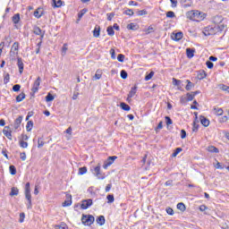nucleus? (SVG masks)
<instances>
[{
  "label": "nucleus",
  "mask_w": 229,
  "mask_h": 229,
  "mask_svg": "<svg viewBox=\"0 0 229 229\" xmlns=\"http://www.w3.org/2000/svg\"><path fill=\"white\" fill-rule=\"evenodd\" d=\"M186 17L190 19V21L199 22L205 20L207 13L198 10H191L186 13Z\"/></svg>",
  "instance_id": "obj_1"
},
{
  "label": "nucleus",
  "mask_w": 229,
  "mask_h": 229,
  "mask_svg": "<svg viewBox=\"0 0 229 229\" xmlns=\"http://www.w3.org/2000/svg\"><path fill=\"white\" fill-rule=\"evenodd\" d=\"M25 199H27V208L31 210L33 208V203L31 202V183L26 182L24 190Z\"/></svg>",
  "instance_id": "obj_2"
},
{
  "label": "nucleus",
  "mask_w": 229,
  "mask_h": 229,
  "mask_svg": "<svg viewBox=\"0 0 229 229\" xmlns=\"http://www.w3.org/2000/svg\"><path fill=\"white\" fill-rule=\"evenodd\" d=\"M90 171L98 180H105L106 178L105 173L101 172V163H98L97 166L91 167Z\"/></svg>",
  "instance_id": "obj_3"
},
{
  "label": "nucleus",
  "mask_w": 229,
  "mask_h": 229,
  "mask_svg": "<svg viewBox=\"0 0 229 229\" xmlns=\"http://www.w3.org/2000/svg\"><path fill=\"white\" fill-rule=\"evenodd\" d=\"M94 221H96L94 216L82 214L81 223L84 226H90L91 225H94Z\"/></svg>",
  "instance_id": "obj_4"
},
{
  "label": "nucleus",
  "mask_w": 229,
  "mask_h": 229,
  "mask_svg": "<svg viewBox=\"0 0 229 229\" xmlns=\"http://www.w3.org/2000/svg\"><path fill=\"white\" fill-rule=\"evenodd\" d=\"M202 33L203 35H205V37H210V35H216L217 33V28L216 27V25L214 27L207 26L204 28Z\"/></svg>",
  "instance_id": "obj_5"
},
{
  "label": "nucleus",
  "mask_w": 229,
  "mask_h": 229,
  "mask_svg": "<svg viewBox=\"0 0 229 229\" xmlns=\"http://www.w3.org/2000/svg\"><path fill=\"white\" fill-rule=\"evenodd\" d=\"M94 205V201L92 199H83L81 204V210H87V208H90Z\"/></svg>",
  "instance_id": "obj_6"
},
{
  "label": "nucleus",
  "mask_w": 229,
  "mask_h": 229,
  "mask_svg": "<svg viewBox=\"0 0 229 229\" xmlns=\"http://www.w3.org/2000/svg\"><path fill=\"white\" fill-rule=\"evenodd\" d=\"M115 160H117V156H109L107 159L104 162L103 168L108 169V167H110V165H112V164L115 162Z\"/></svg>",
  "instance_id": "obj_7"
},
{
  "label": "nucleus",
  "mask_w": 229,
  "mask_h": 229,
  "mask_svg": "<svg viewBox=\"0 0 229 229\" xmlns=\"http://www.w3.org/2000/svg\"><path fill=\"white\" fill-rule=\"evenodd\" d=\"M42 81V79L40 77H38L37 80L34 81L33 87L31 89L32 93H30L31 96H34L38 92V87H40V82Z\"/></svg>",
  "instance_id": "obj_8"
},
{
  "label": "nucleus",
  "mask_w": 229,
  "mask_h": 229,
  "mask_svg": "<svg viewBox=\"0 0 229 229\" xmlns=\"http://www.w3.org/2000/svg\"><path fill=\"white\" fill-rule=\"evenodd\" d=\"M171 38L172 40H174V42H180V40H182V38H183V32L179 31V32H174L171 35Z\"/></svg>",
  "instance_id": "obj_9"
},
{
  "label": "nucleus",
  "mask_w": 229,
  "mask_h": 229,
  "mask_svg": "<svg viewBox=\"0 0 229 229\" xmlns=\"http://www.w3.org/2000/svg\"><path fill=\"white\" fill-rule=\"evenodd\" d=\"M199 121H200V124H202L204 128H208V126H210V120H208V118H207L206 116L200 115Z\"/></svg>",
  "instance_id": "obj_10"
},
{
  "label": "nucleus",
  "mask_w": 229,
  "mask_h": 229,
  "mask_svg": "<svg viewBox=\"0 0 229 229\" xmlns=\"http://www.w3.org/2000/svg\"><path fill=\"white\" fill-rule=\"evenodd\" d=\"M72 205V195L66 194V199L63 202V207H71Z\"/></svg>",
  "instance_id": "obj_11"
},
{
  "label": "nucleus",
  "mask_w": 229,
  "mask_h": 229,
  "mask_svg": "<svg viewBox=\"0 0 229 229\" xmlns=\"http://www.w3.org/2000/svg\"><path fill=\"white\" fill-rule=\"evenodd\" d=\"M17 66L20 74H22V72H24V63L22 62V57H17Z\"/></svg>",
  "instance_id": "obj_12"
},
{
  "label": "nucleus",
  "mask_w": 229,
  "mask_h": 229,
  "mask_svg": "<svg viewBox=\"0 0 229 229\" xmlns=\"http://www.w3.org/2000/svg\"><path fill=\"white\" fill-rule=\"evenodd\" d=\"M92 33L95 38H99V36L101 35V27L99 25H96Z\"/></svg>",
  "instance_id": "obj_13"
},
{
  "label": "nucleus",
  "mask_w": 229,
  "mask_h": 229,
  "mask_svg": "<svg viewBox=\"0 0 229 229\" xmlns=\"http://www.w3.org/2000/svg\"><path fill=\"white\" fill-rule=\"evenodd\" d=\"M194 53H196V48H186V56L187 58H194Z\"/></svg>",
  "instance_id": "obj_14"
},
{
  "label": "nucleus",
  "mask_w": 229,
  "mask_h": 229,
  "mask_svg": "<svg viewBox=\"0 0 229 229\" xmlns=\"http://www.w3.org/2000/svg\"><path fill=\"white\" fill-rule=\"evenodd\" d=\"M22 119H23L22 115H20V116H18L17 119L14 120V124H13L14 130H19V128L22 123Z\"/></svg>",
  "instance_id": "obj_15"
},
{
  "label": "nucleus",
  "mask_w": 229,
  "mask_h": 229,
  "mask_svg": "<svg viewBox=\"0 0 229 229\" xmlns=\"http://www.w3.org/2000/svg\"><path fill=\"white\" fill-rule=\"evenodd\" d=\"M96 222L98 225H99V226H103V225H105V223H106V219H105V216L101 215L97 217Z\"/></svg>",
  "instance_id": "obj_16"
},
{
  "label": "nucleus",
  "mask_w": 229,
  "mask_h": 229,
  "mask_svg": "<svg viewBox=\"0 0 229 229\" xmlns=\"http://www.w3.org/2000/svg\"><path fill=\"white\" fill-rule=\"evenodd\" d=\"M120 108L124 112H130L131 110V107L130 106V105L126 104L125 102L120 103Z\"/></svg>",
  "instance_id": "obj_17"
},
{
  "label": "nucleus",
  "mask_w": 229,
  "mask_h": 229,
  "mask_svg": "<svg viewBox=\"0 0 229 229\" xmlns=\"http://www.w3.org/2000/svg\"><path fill=\"white\" fill-rule=\"evenodd\" d=\"M63 4H64V1L62 0H52L53 8H61Z\"/></svg>",
  "instance_id": "obj_18"
},
{
  "label": "nucleus",
  "mask_w": 229,
  "mask_h": 229,
  "mask_svg": "<svg viewBox=\"0 0 229 229\" xmlns=\"http://www.w3.org/2000/svg\"><path fill=\"white\" fill-rule=\"evenodd\" d=\"M89 12V9L84 8L82 10H81L78 13V19H77V22H80V21H81V18L83 17V15H85V13H87Z\"/></svg>",
  "instance_id": "obj_19"
},
{
  "label": "nucleus",
  "mask_w": 229,
  "mask_h": 229,
  "mask_svg": "<svg viewBox=\"0 0 229 229\" xmlns=\"http://www.w3.org/2000/svg\"><path fill=\"white\" fill-rule=\"evenodd\" d=\"M137 84H135L131 90L128 93V98H133V96H135V94H137Z\"/></svg>",
  "instance_id": "obj_20"
},
{
  "label": "nucleus",
  "mask_w": 229,
  "mask_h": 229,
  "mask_svg": "<svg viewBox=\"0 0 229 229\" xmlns=\"http://www.w3.org/2000/svg\"><path fill=\"white\" fill-rule=\"evenodd\" d=\"M198 80H205L207 78V72L205 70H200L197 74Z\"/></svg>",
  "instance_id": "obj_21"
},
{
  "label": "nucleus",
  "mask_w": 229,
  "mask_h": 229,
  "mask_svg": "<svg viewBox=\"0 0 229 229\" xmlns=\"http://www.w3.org/2000/svg\"><path fill=\"white\" fill-rule=\"evenodd\" d=\"M199 210L200 212H204V214H206V215H208V214H210V213H209L210 209H209L208 207H207L206 205H200V206L199 207Z\"/></svg>",
  "instance_id": "obj_22"
},
{
  "label": "nucleus",
  "mask_w": 229,
  "mask_h": 229,
  "mask_svg": "<svg viewBox=\"0 0 229 229\" xmlns=\"http://www.w3.org/2000/svg\"><path fill=\"white\" fill-rule=\"evenodd\" d=\"M26 99V93L21 92L18 96H16V103H21Z\"/></svg>",
  "instance_id": "obj_23"
},
{
  "label": "nucleus",
  "mask_w": 229,
  "mask_h": 229,
  "mask_svg": "<svg viewBox=\"0 0 229 229\" xmlns=\"http://www.w3.org/2000/svg\"><path fill=\"white\" fill-rule=\"evenodd\" d=\"M127 30L137 31V30H139V25L137 23H129L127 25Z\"/></svg>",
  "instance_id": "obj_24"
},
{
  "label": "nucleus",
  "mask_w": 229,
  "mask_h": 229,
  "mask_svg": "<svg viewBox=\"0 0 229 229\" xmlns=\"http://www.w3.org/2000/svg\"><path fill=\"white\" fill-rule=\"evenodd\" d=\"M102 76H103V72H101V70H97L95 75L92 78V81H96L97 80H101Z\"/></svg>",
  "instance_id": "obj_25"
},
{
  "label": "nucleus",
  "mask_w": 229,
  "mask_h": 229,
  "mask_svg": "<svg viewBox=\"0 0 229 229\" xmlns=\"http://www.w3.org/2000/svg\"><path fill=\"white\" fill-rule=\"evenodd\" d=\"M33 33H34V35H42L44 33V30H42V29H40V27L35 25L33 27Z\"/></svg>",
  "instance_id": "obj_26"
},
{
  "label": "nucleus",
  "mask_w": 229,
  "mask_h": 229,
  "mask_svg": "<svg viewBox=\"0 0 229 229\" xmlns=\"http://www.w3.org/2000/svg\"><path fill=\"white\" fill-rule=\"evenodd\" d=\"M17 55H19V52H14L13 50H10L9 52V58L11 60V62H15V56H17Z\"/></svg>",
  "instance_id": "obj_27"
},
{
  "label": "nucleus",
  "mask_w": 229,
  "mask_h": 229,
  "mask_svg": "<svg viewBox=\"0 0 229 229\" xmlns=\"http://www.w3.org/2000/svg\"><path fill=\"white\" fill-rule=\"evenodd\" d=\"M9 196H12V197L19 196V188H17V187L11 188V191L9 193Z\"/></svg>",
  "instance_id": "obj_28"
},
{
  "label": "nucleus",
  "mask_w": 229,
  "mask_h": 229,
  "mask_svg": "<svg viewBox=\"0 0 229 229\" xmlns=\"http://www.w3.org/2000/svg\"><path fill=\"white\" fill-rule=\"evenodd\" d=\"M214 112H215V115H223V114H225V111L223 110V108H219V107H214L213 108Z\"/></svg>",
  "instance_id": "obj_29"
},
{
  "label": "nucleus",
  "mask_w": 229,
  "mask_h": 229,
  "mask_svg": "<svg viewBox=\"0 0 229 229\" xmlns=\"http://www.w3.org/2000/svg\"><path fill=\"white\" fill-rule=\"evenodd\" d=\"M12 21L13 22V24H17L18 22L21 21V14L20 13H16L12 17Z\"/></svg>",
  "instance_id": "obj_30"
},
{
  "label": "nucleus",
  "mask_w": 229,
  "mask_h": 229,
  "mask_svg": "<svg viewBox=\"0 0 229 229\" xmlns=\"http://www.w3.org/2000/svg\"><path fill=\"white\" fill-rule=\"evenodd\" d=\"M207 150L209 152V153H219V148H217L215 146H208L207 148Z\"/></svg>",
  "instance_id": "obj_31"
},
{
  "label": "nucleus",
  "mask_w": 229,
  "mask_h": 229,
  "mask_svg": "<svg viewBox=\"0 0 229 229\" xmlns=\"http://www.w3.org/2000/svg\"><path fill=\"white\" fill-rule=\"evenodd\" d=\"M9 173L10 174H12V176H15V174H17V168L15 167V165H11L9 166Z\"/></svg>",
  "instance_id": "obj_32"
},
{
  "label": "nucleus",
  "mask_w": 229,
  "mask_h": 229,
  "mask_svg": "<svg viewBox=\"0 0 229 229\" xmlns=\"http://www.w3.org/2000/svg\"><path fill=\"white\" fill-rule=\"evenodd\" d=\"M47 103H51V101H55V96L51 94V92L47 93V95L45 98Z\"/></svg>",
  "instance_id": "obj_33"
},
{
  "label": "nucleus",
  "mask_w": 229,
  "mask_h": 229,
  "mask_svg": "<svg viewBox=\"0 0 229 229\" xmlns=\"http://www.w3.org/2000/svg\"><path fill=\"white\" fill-rule=\"evenodd\" d=\"M177 208H178V210H181V212H185V210H187V207L185 206V204L183 202H179L177 204Z\"/></svg>",
  "instance_id": "obj_34"
},
{
  "label": "nucleus",
  "mask_w": 229,
  "mask_h": 229,
  "mask_svg": "<svg viewBox=\"0 0 229 229\" xmlns=\"http://www.w3.org/2000/svg\"><path fill=\"white\" fill-rule=\"evenodd\" d=\"M3 133L5 137L9 139V140H12V130L4 129Z\"/></svg>",
  "instance_id": "obj_35"
},
{
  "label": "nucleus",
  "mask_w": 229,
  "mask_h": 229,
  "mask_svg": "<svg viewBox=\"0 0 229 229\" xmlns=\"http://www.w3.org/2000/svg\"><path fill=\"white\" fill-rule=\"evenodd\" d=\"M106 31L109 37H114L115 35V30H114V27L112 26L107 27Z\"/></svg>",
  "instance_id": "obj_36"
},
{
  "label": "nucleus",
  "mask_w": 229,
  "mask_h": 229,
  "mask_svg": "<svg viewBox=\"0 0 229 229\" xmlns=\"http://www.w3.org/2000/svg\"><path fill=\"white\" fill-rule=\"evenodd\" d=\"M19 47H20V44L19 42H14L11 47V51H14L16 53H19Z\"/></svg>",
  "instance_id": "obj_37"
},
{
  "label": "nucleus",
  "mask_w": 229,
  "mask_h": 229,
  "mask_svg": "<svg viewBox=\"0 0 229 229\" xmlns=\"http://www.w3.org/2000/svg\"><path fill=\"white\" fill-rule=\"evenodd\" d=\"M123 15H128L129 17H133V15H135V13L133 12V9H127L123 12Z\"/></svg>",
  "instance_id": "obj_38"
},
{
  "label": "nucleus",
  "mask_w": 229,
  "mask_h": 229,
  "mask_svg": "<svg viewBox=\"0 0 229 229\" xmlns=\"http://www.w3.org/2000/svg\"><path fill=\"white\" fill-rule=\"evenodd\" d=\"M187 85L185 86L186 90H191L192 87H194V83H192L190 80H186Z\"/></svg>",
  "instance_id": "obj_39"
},
{
  "label": "nucleus",
  "mask_w": 229,
  "mask_h": 229,
  "mask_svg": "<svg viewBox=\"0 0 229 229\" xmlns=\"http://www.w3.org/2000/svg\"><path fill=\"white\" fill-rule=\"evenodd\" d=\"M107 203L112 204L114 201H115V198L114 197V194H108L106 196Z\"/></svg>",
  "instance_id": "obj_40"
},
{
  "label": "nucleus",
  "mask_w": 229,
  "mask_h": 229,
  "mask_svg": "<svg viewBox=\"0 0 229 229\" xmlns=\"http://www.w3.org/2000/svg\"><path fill=\"white\" fill-rule=\"evenodd\" d=\"M153 76H155V72H153V71L147 73L145 76V81H149V80H151V78H153Z\"/></svg>",
  "instance_id": "obj_41"
},
{
  "label": "nucleus",
  "mask_w": 229,
  "mask_h": 229,
  "mask_svg": "<svg viewBox=\"0 0 229 229\" xmlns=\"http://www.w3.org/2000/svg\"><path fill=\"white\" fill-rule=\"evenodd\" d=\"M26 130L27 131H31V130H33V121H28Z\"/></svg>",
  "instance_id": "obj_42"
},
{
  "label": "nucleus",
  "mask_w": 229,
  "mask_h": 229,
  "mask_svg": "<svg viewBox=\"0 0 229 229\" xmlns=\"http://www.w3.org/2000/svg\"><path fill=\"white\" fill-rule=\"evenodd\" d=\"M86 173H87V166H82L79 168L78 174L80 176H82V174H86Z\"/></svg>",
  "instance_id": "obj_43"
},
{
  "label": "nucleus",
  "mask_w": 229,
  "mask_h": 229,
  "mask_svg": "<svg viewBox=\"0 0 229 229\" xmlns=\"http://www.w3.org/2000/svg\"><path fill=\"white\" fill-rule=\"evenodd\" d=\"M182 151H183V148H176L173 154H172V157H178L179 153H182Z\"/></svg>",
  "instance_id": "obj_44"
},
{
  "label": "nucleus",
  "mask_w": 229,
  "mask_h": 229,
  "mask_svg": "<svg viewBox=\"0 0 229 229\" xmlns=\"http://www.w3.org/2000/svg\"><path fill=\"white\" fill-rule=\"evenodd\" d=\"M120 76L122 80H126V78H128V72H126V70H122L120 72Z\"/></svg>",
  "instance_id": "obj_45"
},
{
  "label": "nucleus",
  "mask_w": 229,
  "mask_h": 229,
  "mask_svg": "<svg viewBox=\"0 0 229 229\" xmlns=\"http://www.w3.org/2000/svg\"><path fill=\"white\" fill-rule=\"evenodd\" d=\"M166 17L167 19H174L176 17V14L173 11L166 12Z\"/></svg>",
  "instance_id": "obj_46"
},
{
  "label": "nucleus",
  "mask_w": 229,
  "mask_h": 229,
  "mask_svg": "<svg viewBox=\"0 0 229 229\" xmlns=\"http://www.w3.org/2000/svg\"><path fill=\"white\" fill-rule=\"evenodd\" d=\"M162 128H164V122L160 121L157 126V128L155 129L156 133H158V131H160V130H162Z\"/></svg>",
  "instance_id": "obj_47"
},
{
  "label": "nucleus",
  "mask_w": 229,
  "mask_h": 229,
  "mask_svg": "<svg viewBox=\"0 0 229 229\" xmlns=\"http://www.w3.org/2000/svg\"><path fill=\"white\" fill-rule=\"evenodd\" d=\"M173 85H174L175 87H180L182 85V81L176 78H173Z\"/></svg>",
  "instance_id": "obj_48"
},
{
  "label": "nucleus",
  "mask_w": 229,
  "mask_h": 229,
  "mask_svg": "<svg viewBox=\"0 0 229 229\" xmlns=\"http://www.w3.org/2000/svg\"><path fill=\"white\" fill-rule=\"evenodd\" d=\"M198 130H199V124L196 123V122H193V123H192V131L194 133H197Z\"/></svg>",
  "instance_id": "obj_49"
},
{
  "label": "nucleus",
  "mask_w": 229,
  "mask_h": 229,
  "mask_svg": "<svg viewBox=\"0 0 229 229\" xmlns=\"http://www.w3.org/2000/svg\"><path fill=\"white\" fill-rule=\"evenodd\" d=\"M4 83L6 85L7 83H10V73H5L4 75Z\"/></svg>",
  "instance_id": "obj_50"
},
{
  "label": "nucleus",
  "mask_w": 229,
  "mask_h": 229,
  "mask_svg": "<svg viewBox=\"0 0 229 229\" xmlns=\"http://www.w3.org/2000/svg\"><path fill=\"white\" fill-rule=\"evenodd\" d=\"M44 144H46V142H44V138H38V148H43Z\"/></svg>",
  "instance_id": "obj_51"
},
{
  "label": "nucleus",
  "mask_w": 229,
  "mask_h": 229,
  "mask_svg": "<svg viewBox=\"0 0 229 229\" xmlns=\"http://www.w3.org/2000/svg\"><path fill=\"white\" fill-rule=\"evenodd\" d=\"M165 120L166 126H171V124H173V119H171L169 116H165Z\"/></svg>",
  "instance_id": "obj_52"
},
{
  "label": "nucleus",
  "mask_w": 229,
  "mask_h": 229,
  "mask_svg": "<svg viewBox=\"0 0 229 229\" xmlns=\"http://www.w3.org/2000/svg\"><path fill=\"white\" fill-rule=\"evenodd\" d=\"M165 211L168 216H174V210L173 209V208L168 207L166 208Z\"/></svg>",
  "instance_id": "obj_53"
},
{
  "label": "nucleus",
  "mask_w": 229,
  "mask_h": 229,
  "mask_svg": "<svg viewBox=\"0 0 229 229\" xmlns=\"http://www.w3.org/2000/svg\"><path fill=\"white\" fill-rule=\"evenodd\" d=\"M67 43H64V45H63V47H62V55H63V56H65V55L67 54Z\"/></svg>",
  "instance_id": "obj_54"
},
{
  "label": "nucleus",
  "mask_w": 229,
  "mask_h": 229,
  "mask_svg": "<svg viewBox=\"0 0 229 229\" xmlns=\"http://www.w3.org/2000/svg\"><path fill=\"white\" fill-rule=\"evenodd\" d=\"M216 27L217 33H221V31H223V30H225L224 24H218V25H216Z\"/></svg>",
  "instance_id": "obj_55"
},
{
  "label": "nucleus",
  "mask_w": 229,
  "mask_h": 229,
  "mask_svg": "<svg viewBox=\"0 0 229 229\" xmlns=\"http://www.w3.org/2000/svg\"><path fill=\"white\" fill-rule=\"evenodd\" d=\"M187 101H189V100L187 99V97L182 96V97L180 98V103H181V105H187Z\"/></svg>",
  "instance_id": "obj_56"
},
{
  "label": "nucleus",
  "mask_w": 229,
  "mask_h": 229,
  "mask_svg": "<svg viewBox=\"0 0 229 229\" xmlns=\"http://www.w3.org/2000/svg\"><path fill=\"white\" fill-rule=\"evenodd\" d=\"M13 92H20L21 91V84H15L13 86Z\"/></svg>",
  "instance_id": "obj_57"
},
{
  "label": "nucleus",
  "mask_w": 229,
  "mask_h": 229,
  "mask_svg": "<svg viewBox=\"0 0 229 229\" xmlns=\"http://www.w3.org/2000/svg\"><path fill=\"white\" fill-rule=\"evenodd\" d=\"M194 95L193 93H186V98L188 99V101H193L194 100Z\"/></svg>",
  "instance_id": "obj_58"
},
{
  "label": "nucleus",
  "mask_w": 229,
  "mask_h": 229,
  "mask_svg": "<svg viewBox=\"0 0 229 229\" xmlns=\"http://www.w3.org/2000/svg\"><path fill=\"white\" fill-rule=\"evenodd\" d=\"M19 143L21 148H28V142L24 141V140H21Z\"/></svg>",
  "instance_id": "obj_59"
},
{
  "label": "nucleus",
  "mask_w": 229,
  "mask_h": 229,
  "mask_svg": "<svg viewBox=\"0 0 229 229\" xmlns=\"http://www.w3.org/2000/svg\"><path fill=\"white\" fill-rule=\"evenodd\" d=\"M137 15L142 16V15H148V11L146 9L140 10L137 12Z\"/></svg>",
  "instance_id": "obj_60"
},
{
  "label": "nucleus",
  "mask_w": 229,
  "mask_h": 229,
  "mask_svg": "<svg viewBox=\"0 0 229 229\" xmlns=\"http://www.w3.org/2000/svg\"><path fill=\"white\" fill-rule=\"evenodd\" d=\"M124 58H126V56L124 55H123V54H119L117 55L118 62H121V63L124 62Z\"/></svg>",
  "instance_id": "obj_61"
},
{
  "label": "nucleus",
  "mask_w": 229,
  "mask_h": 229,
  "mask_svg": "<svg viewBox=\"0 0 229 229\" xmlns=\"http://www.w3.org/2000/svg\"><path fill=\"white\" fill-rule=\"evenodd\" d=\"M206 65L208 67V69H214V63H212V61H207L206 62Z\"/></svg>",
  "instance_id": "obj_62"
},
{
  "label": "nucleus",
  "mask_w": 229,
  "mask_h": 229,
  "mask_svg": "<svg viewBox=\"0 0 229 229\" xmlns=\"http://www.w3.org/2000/svg\"><path fill=\"white\" fill-rule=\"evenodd\" d=\"M34 17H36V19H40V17H42V13H40L38 10L34 11Z\"/></svg>",
  "instance_id": "obj_63"
},
{
  "label": "nucleus",
  "mask_w": 229,
  "mask_h": 229,
  "mask_svg": "<svg viewBox=\"0 0 229 229\" xmlns=\"http://www.w3.org/2000/svg\"><path fill=\"white\" fill-rule=\"evenodd\" d=\"M110 55H111L112 60H115V58H116V56H115V49L111 48L110 49Z\"/></svg>",
  "instance_id": "obj_64"
}]
</instances>
